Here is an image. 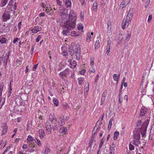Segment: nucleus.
<instances>
[{
	"label": "nucleus",
	"instance_id": "36",
	"mask_svg": "<svg viewBox=\"0 0 154 154\" xmlns=\"http://www.w3.org/2000/svg\"><path fill=\"white\" fill-rule=\"evenodd\" d=\"M119 133L117 131L115 132L114 133V136L113 137L114 140H116L117 138V136L119 135Z\"/></svg>",
	"mask_w": 154,
	"mask_h": 154
},
{
	"label": "nucleus",
	"instance_id": "42",
	"mask_svg": "<svg viewBox=\"0 0 154 154\" xmlns=\"http://www.w3.org/2000/svg\"><path fill=\"white\" fill-rule=\"evenodd\" d=\"M35 141L36 143L37 144L38 146H41L42 143L39 140L36 138L35 139Z\"/></svg>",
	"mask_w": 154,
	"mask_h": 154
},
{
	"label": "nucleus",
	"instance_id": "30",
	"mask_svg": "<svg viewBox=\"0 0 154 154\" xmlns=\"http://www.w3.org/2000/svg\"><path fill=\"white\" fill-rule=\"evenodd\" d=\"M67 29V30H63V33L64 35H67L68 34V33L69 32V31L72 30V29H74V28L71 29H68V28L66 27H65Z\"/></svg>",
	"mask_w": 154,
	"mask_h": 154
},
{
	"label": "nucleus",
	"instance_id": "34",
	"mask_svg": "<svg viewBox=\"0 0 154 154\" xmlns=\"http://www.w3.org/2000/svg\"><path fill=\"white\" fill-rule=\"evenodd\" d=\"M113 119L112 118H111L110 119V120L109 121V125H108V130H109L110 129V128H111V126L112 125V123L113 121Z\"/></svg>",
	"mask_w": 154,
	"mask_h": 154
},
{
	"label": "nucleus",
	"instance_id": "17",
	"mask_svg": "<svg viewBox=\"0 0 154 154\" xmlns=\"http://www.w3.org/2000/svg\"><path fill=\"white\" fill-rule=\"evenodd\" d=\"M65 123V120L64 117H61L59 118V125L60 126H62Z\"/></svg>",
	"mask_w": 154,
	"mask_h": 154
},
{
	"label": "nucleus",
	"instance_id": "44",
	"mask_svg": "<svg viewBox=\"0 0 154 154\" xmlns=\"http://www.w3.org/2000/svg\"><path fill=\"white\" fill-rule=\"evenodd\" d=\"M78 29L79 30H82L83 29V26L82 24H79L78 25Z\"/></svg>",
	"mask_w": 154,
	"mask_h": 154
},
{
	"label": "nucleus",
	"instance_id": "19",
	"mask_svg": "<svg viewBox=\"0 0 154 154\" xmlns=\"http://www.w3.org/2000/svg\"><path fill=\"white\" fill-rule=\"evenodd\" d=\"M67 128L66 127H61L59 130V132L60 133H62L63 134H65L67 131Z\"/></svg>",
	"mask_w": 154,
	"mask_h": 154
},
{
	"label": "nucleus",
	"instance_id": "58",
	"mask_svg": "<svg viewBox=\"0 0 154 154\" xmlns=\"http://www.w3.org/2000/svg\"><path fill=\"white\" fill-rule=\"evenodd\" d=\"M21 25H22V22H20L18 23V26H17L19 30H20V29H21Z\"/></svg>",
	"mask_w": 154,
	"mask_h": 154
},
{
	"label": "nucleus",
	"instance_id": "24",
	"mask_svg": "<svg viewBox=\"0 0 154 154\" xmlns=\"http://www.w3.org/2000/svg\"><path fill=\"white\" fill-rule=\"evenodd\" d=\"M78 83L79 85H82L84 81V78L83 77H80L78 79Z\"/></svg>",
	"mask_w": 154,
	"mask_h": 154
},
{
	"label": "nucleus",
	"instance_id": "57",
	"mask_svg": "<svg viewBox=\"0 0 154 154\" xmlns=\"http://www.w3.org/2000/svg\"><path fill=\"white\" fill-rule=\"evenodd\" d=\"M105 99L101 97L100 102V105L102 106L104 102Z\"/></svg>",
	"mask_w": 154,
	"mask_h": 154
},
{
	"label": "nucleus",
	"instance_id": "54",
	"mask_svg": "<svg viewBox=\"0 0 154 154\" xmlns=\"http://www.w3.org/2000/svg\"><path fill=\"white\" fill-rule=\"evenodd\" d=\"M129 148L130 150L131 151H132L134 149V146L131 143L129 145Z\"/></svg>",
	"mask_w": 154,
	"mask_h": 154
},
{
	"label": "nucleus",
	"instance_id": "11",
	"mask_svg": "<svg viewBox=\"0 0 154 154\" xmlns=\"http://www.w3.org/2000/svg\"><path fill=\"white\" fill-rule=\"evenodd\" d=\"M49 119L52 123L57 122V119L53 113H50L49 115Z\"/></svg>",
	"mask_w": 154,
	"mask_h": 154
},
{
	"label": "nucleus",
	"instance_id": "56",
	"mask_svg": "<svg viewBox=\"0 0 154 154\" xmlns=\"http://www.w3.org/2000/svg\"><path fill=\"white\" fill-rule=\"evenodd\" d=\"M42 38V36L41 35H38V36L37 38L36 39V42H38Z\"/></svg>",
	"mask_w": 154,
	"mask_h": 154
},
{
	"label": "nucleus",
	"instance_id": "48",
	"mask_svg": "<svg viewBox=\"0 0 154 154\" xmlns=\"http://www.w3.org/2000/svg\"><path fill=\"white\" fill-rule=\"evenodd\" d=\"M94 138L93 137H91L90 140L89 142V146L90 147H91L92 146V144L93 143V140Z\"/></svg>",
	"mask_w": 154,
	"mask_h": 154
},
{
	"label": "nucleus",
	"instance_id": "59",
	"mask_svg": "<svg viewBox=\"0 0 154 154\" xmlns=\"http://www.w3.org/2000/svg\"><path fill=\"white\" fill-rule=\"evenodd\" d=\"M13 1L12 0H11L10 2L8 3V5L7 6H9L11 8V9H12V2Z\"/></svg>",
	"mask_w": 154,
	"mask_h": 154
},
{
	"label": "nucleus",
	"instance_id": "10",
	"mask_svg": "<svg viewBox=\"0 0 154 154\" xmlns=\"http://www.w3.org/2000/svg\"><path fill=\"white\" fill-rule=\"evenodd\" d=\"M68 61L69 63L71 69L75 68L77 65V62L75 60H74L72 61L71 59H69Z\"/></svg>",
	"mask_w": 154,
	"mask_h": 154
},
{
	"label": "nucleus",
	"instance_id": "40",
	"mask_svg": "<svg viewBox=\"0 0 154 154\" xmlns=\"http://www.w3.org/2000/svg\"><path fill=\"white\" fill-rule=\"evenodd\" d=\"M53 124V129L54 130H57L58 129V126L56 124V122H55V123H52Z\"/></svg>",
	"mask_w": 154,
	"mask_h": 154
},
{
	"label": "nucleus",
	"instance_id": "4",
	"mask_svg": "<svg viewBox=\"0 0 154 154\" xmlns=\"http://www.w3.org/2000/svg\"><path fill=\"white\" fill-rule=\"evenodd\" d=\"M28 143L29 144V147L30 148H37L38 147L35 144L34 141L35 139H34L33 137L31 135H29L28 136L27 138Z\"/></svg>",
	"mask_w": 154,
	"mask_h": 154
},
{
	"label": "nucleus",
	"instance_id": "29",
	"mask_svg": "<svg viewBox=\"0 0 154 154\" xmlns=\"http://www.w3.org/2000/svg\"><path fill=\"white\" fill-rule=\"evenodd\" d=\"M149 123V120H147L145 121L144 123L143 124V126L142 127V128H143V127H144V128H147V125Z\"/></svg>",
	"mask_w": 154,
	"mask_h": 154
},
{
	"label": "nucleus",
	"instance_id": "35",
	"mask_svg": "<svg viewBox=\"0 0 154 154\" xmlns=\"http://www.w3.org/2000/svg\"><path fill=\"white\" fill-rule=\"evenodd\" d=\"M97 3L96 2L94 3L93 5V9L94 11H96L97 9Z\"/></svg>",
	"mask_w": 154,
	"mask_h": 154
},
{
	"label": "nucleus",
	"instance_id": "9",
	"mask_svg": "<svg viewBox=\"0 0 154 154\" xmlns=\"http://www.w3.org/2000/svg\"><path fill=\"white\" fill-rule=\"evenodd\" d=\"M75 54L76 59L79 60L81 57V52L80 48H77L75 49Z\"/></svg>",
	"mask_w": 154,
	"mask_h": 154
},
{
	"label": "nucleus",
	"instance_id": "14",
	"mask_svg": "<svg viewBox=\"0 0 154 154\" xmlns=\"http://www.w3.org/2000/svg\"><path fill=\"white\" fill-rule=\"evenodd\" d=\"M146 112V109L144 106H143L141 109L140 112V116H144Z\"/></svg>",
	"mask_w": 154,
	"mask_h": 154
},
{
	"label": "nucleus",
	"instance_id": "27",
	"mask_svg": "<svg viewBox=\"0 0 154 154\" xmlns=\"http://www.w3.org/2000/svg\"><path fill=\"white\" fill-rule=\"evenodd\" d=\"M53 102L55 106H58L59 105V103L57 99L56 98H53Z\"/></svg>",
	"mask_w": 154,
	"mask_h": 154
},
{
	"label": "nucleus",
	"instance_id": "6",
	"mask_svg": "<svg viewBox=\"0 0 154 154\" xmlns=\"http://www.w3.org/2000/svg\"><path fill=\"white\" fill-rule=\"evenodd\" d=\"M41 6L43 8H45V12L48 15L52 16L53 14V12H50V5L48 6L45 4L44 3H42L41 4Z\"/></svg>",
	"mask_w": 154,
	"mask_h": 154
},
{
	"label": "nucleus",
	"instance_id": "23",
	"mask_svg": "<svg viewBox=\"0 0 154 154\" xmlns=\"http://www.w3.org/2000/svg\"><path fill=\"white\" fill-rule=\"evenodd\" d=\"M110 43L109 42V41H108L107 45L106 47V53L107 54L110 52Z\"/></svg>",
	"mask_w": 154,
	"mask_h": 154
},
{
	"label": "nucleus",
	"instance_id": "2",
	"mask_svg": "<svg viewBox=\"0 0 154 154\" xmlns=\"http://www.w3.org/2000/svg\"><path fill=\"white\" fill-rule=\"evenodd\" d=\"M15 14V11H13L9 6H7L2 16V20L6 22L10 19L11 15L13 16Z\"/></svg>",
	"mask_w": 154,
	"mask_h": 154
},
{
	"label": "nucleus",
	"instance_id": "64",
	"mask_svg": "<svg viewBox=\"0 0 154 154\" xmlns=\"http://www.w3.org/2000/svg\"><path fill=\"white\" fill-rule=\"evenodd\" d=\"M57 2L58 5L60 6L61 5L62 2L60 0H56Z\"/></svg>",
	"mask_w": 154,
	"mask_h": 154
},
{
	"label": "nucleus",
	"instance_id": "5",
	"mask_svg": "<svg viewBox=\"0 0 154 154\" xmlns=\"http://www.w3.org/2000/svg\"><path fill=\"white\" fill-rule=\"evenodd\" d=\"M70 69L69 68H66L63 71L60 72L59 75L61 79H63L64 78L67 77V75L69 74Z\"/></svg>",
	"mask_w": 154,
	"mask_h": 154
},
{
	"label": "nucleus",
	"instance_id": "49",
	"mask_svg": "<svg viewBox=\"0 0 154 154\" xmlns=\"http://www.w3.org/2000/svg\"><path fill=\"white\" fill-rule=\"evenodd\" d=\"M99 75L97 74L94 78V81L95 83H97L99 80Z\"/></svg>",
	"mask_w": 154,
	"mask_h": 154
},
{
	"label": "nucleus",
	"instance_id": "25",
	"mask_svg": "<svg viewBox=\"0 0 154 154\" xmlns=\"http://www.w3.org/2000/svg\"><path fill=\"white\" fill-rule=\"evenodd\" d=\"M100 46V42L99 40H96L95 43L94 47L95 49H97L99 48Z\"/></svg>",
	"mask_w": 154,
	"mask_h": 154
},
{
	"label": "nucleus",
	"instance_id": "38",
	"mask_svg": "<svg viewBox=\"0 0 154 154\" xmlns=\"http://www.w3.org/2000/svg\"><path fill=\"white\" fill-rule=\"evenodd\" d=\"M146 131V128H144V129L141 132V134L143 137H145V134Z\"/></svg>",
	"mask_w": 154,
	"mask_h": 154
},
{
	"label": "nucleus",
	"instance_id": "39",
	"mask_svg": "<svg viewBox=\"0 0 154 154\" xmlns=\"http://www.w3.org/2000/svg\"><path fill=\"white\" fill-rule=\"evenodd\" d=\"M95 69L92 67L89 68V72L90 74H91V73H94L95 72Z\"/></svg>",
	"mask_w": 154,
	"mask_h": 154
},
{
	"label": "nucleus",
	"instance_id": "3",
	"mask_svg": "<svg viewBox=\"0 0 154 154\" xmlns=\"http://www.w3.org/2000/svg\"><path fill=\"white\" fill-rule=\"evenodd\" d=\"M132 15L131 14H129L127 15L126 20H123L122 24V29H124L126 26H128L132 18Z\"/></svg>",
	"mask_w": 154,
	"mask_h": 154
},
{
	"label": "nucleus",
	"instance_id": "63",
	"mask_svg": "<svg viewBox=\"0 0 154 154\" xmlns=\"http://www.w3.org/2000/svg\"><path fill=\"white\" fill-rule=\"evenodd\" d=\"M35 148V149H30V150H29V152H34L35 151H37L38 150L37 149V148Z\"/></svg>",
	"mask_w": 154,
	"mask_h": 154
},
{
	"label": "nucleus",
	"instance_id": "12",
	"mask_svg": "<svg viewBox=\"0 0 154 154\" xmlns=\"http://www.w3.org/2000/svg\"><path fill=\"white\" fill-rule=\"evenodd\" d=\"M42 29L41 27L39 26H35L32 30V32L33 33H36L38 32L41 31Z\"/></svg>",
	"mask_w": 154,
	"mask_h": 154
},
{
	"label": "nucleus",
	"instance_id": "43",
	"mask_svg": "<svg viewBox=\"0 0 154 154\" xmlns=\"http://www.w3.org/2000/svg\"><path fill=\"white\" fill-rule=\"evenodd\" d=\"M107 91L106 90H104L102 94L101 97L105 99V97L107 95Z\"/></svg>",
	"mask_w": 154,
	"mask_h": 154
},
{
	"label": "nucleus",
	"instance_id": "7",
	"mask_svg": "<svg viewBox=\"0 0 154 154\" xmlns=\"http://www.w3.org/2000/svg\"><path fill=\"white\" fill-rule=\"evenodd\" d=\"M45 127L48 134H50L51 133V127L50 123L48 122H47L45 123Z\"/></svg>",
	"mask_w": 154,
	"mask_h": 154
},
{
	"label": "nucleus",
	"instance_id": "31",
	"mask_svg": "<svg viewBox=\"0 0 154 154\" xmlns=\"http://www.w3.org/2000/svg\"><path fill=\"white\" fill-rule=\"evenodd\" d=\"M117 75L116 74H114L113 75V80L114 81H116L117 83H118L119 79V78L117 77Z\"/></svg>",
	"mask_w": 154,
	"mask_h": 154
},
{
	"label": "nucleus",
	"instance_id": "41",
	"mask_svg": "<svg viewBox=\"0 0 154 154\" xmlns=\"http://www.w3.org/2000/svg\"><path fill=\"white\" fill-rule=\"evenodd\" d=\"M7 40L5 37L2 38L0 40V42L2 44H5Z\"/></svg>",
	"mask_w": 154,
	"mask_h": 154
},
{
	"label": "nucleus",
	"instance_id": "45",
	"mask_svg": "<svg viewBox=\"0 0 154 154\" xmlns=\"http://www.w3.org/2000/svg\"><path fill=\"white\" fill-rule=\"evenodd\" d=\"M94 57H93L91 59H90V66L92 67L94 65Z\"/></svg>",
	"mask_w": 154,
	"mask_h": 154
},
{
	"label": "nucleus",
	"instance_id": "15",
	"mask_svg": "<svg viewBox=\"0 0 154 154\" xmlns=\"http://www.w3.org/2000/svg\"><path fill=\"white\" fill-rule=\"evenodd\" d=\"M2 133H1V135H3L5 134L7 132L8 129V127L6 125L2 126Z\"/></svg>",
	"mask_w": 154,
	"mask_h": 154
},
{
	"label": "nucleus",
	"instance_id": "26",
	"mask_svg": "<svg viewBox=\"0 0 154 154\" xmlns=\"http://www.w3.org/2000/svg\"><path fill=\"white\" fill-rule=\"evenodd\" d=\"M140 142V140H133V144L135 145L136 146H138Z\"/></svg>",
	"mask_w": 154,
	"mask_h": 154
},
{
	"label": "nucleus",
	"instance_id": "32",
	"mask_svg": "<svg viewBox=\"0 0 154 154\" xmlns=\"http://www.w3.org/2000/svg\"><path fill=\"white\" fill-rule=\"evenodd\" d=\"M69 10L66 8H64L63 10V12L61 15H64L66 16V15H68Z\"/></svg>",
	"mask_w": 154,
	"mask_h": 154
},
{
	"label": "nucleus",
	"instance_id": "52",
	"mask_svg": "<svg viewBox=\"0 0 154 154\" xmlns=\"http://www.w3.org/2000/svg\"><path fill=\"white\" fill-rule=\"evenodd\" d=\"M5 101V99L4 98H1L0 100V104L2 106H3L4 104Z\"/></svg>",
	"mask_w": 154,
	"mask_h": 154
},
{
	"label": "nucleus",
	"instance_id": "62",
	"mask_svg": "<svg viewBox=\"0 0 154 154\" xmlns=\"http://www.w3.org/2000/svg\"><path fill=\"white\" fill-rule=\"evenodd\" d=\"M76 32L75 31H73L71 32V35L72 36H75L76 35Z\"/></svg>",
	"mask_w": 154,
	"mask_h": 154
},
{
	"label": "nucleus",
	"instance_id": "33",
	"mask_svg": "<svg viewBox=\"0 0 154 154\" xmlns=\"http://www.w3.org/2000/svg\"><path fill=\"white\" fill-rule=\"evenodd\" d=\"M8 1V0H2L1 4V6L3 7L5 5L7 4Z\"/></svg>",
	"mask_w": 154,
	"mask_h": 154
},
{
	"label": "nucleus",
	"instance_id": "51",
	"mask_svg": "<svg viewBox=\"0 0 154 154\" xmlns=\"http://www.w3.org/2000/svg\"><path fill=\"white\" fill-rule=\"evenodd\" d=\"M12 90L11 86H9L8 92V96L9 97L11 93V91Z\"/></svg>",
	"mask_w": 154,
	"mask_h": 154
},
{
	"label": "nucleus",
	"instance_id": "20",
	"mask_svg": "<svg viewBox=\"0 0 154 154\" xmlns=\"http://www.w3.org/2000/svg\"><path fill=\"white\" fill-rule=\"evenodd\" d=\"M38 133L40 138L41 139H42L45 136V132L44 130L42 129H39L38 131Z\"/></svg>",
	"mask_w": 154,
	"mask_h": 154
},
{
	"label": "nucleus",
	"instance_id": "61",
	"mask_svg": "<svg viewBox=\"0 0 154 154\" xmlns=\"http://www.w3.org/2000/svg\"><path fill=\"white\" fill-rule=\"evenodd\" d=\"M38 65V64L37 63L32 68V70L33 71H35V70L37 68Z\"/></svg>",
	"mask_w": 154,
	"mask_h": 154
},
{
	"label": "nucleus",
	"instance_id": "16",
	"mask_svg": "<svg viewBox=\"0 0 154 154\" xmlns=\"http://www.w3.org/2000/svg\"><path fill=\"white\" fill-rule=\"evenodd\" d=\"M134 138L135 140H140V134L139 132L136 131L134 132Z\"/></svg>",
	"mask_w": 154,
	"mask_h": 154
},
{
	"label": "nucleus",
	"instance_id": "47",
	"mask_svg": "<svg viewBox=\"0 0 154 154\" xmlns=\"http://www.w3.org/2000/svg\"><path fill=\"white\" fill-rule=\"evenodd\" d=\"M97 129L96 130H95V128H94L93 131H92V137H93V138H94V135H95V134L97 132Z\"/></svg>",
	"mask_w": 154,
	"mask_h": 154
},
{
	"label": "nucleus",
	"instance_id": "8",
	"mask_svg": "<svg viewBox=\"0 0 154 154\" xmlns=\"http://www.w3.org/2000/svg\"><path fill=\"white\" fill-rule=\"evenodd\" d=\"M115 145L114 143H112L110 145L109 154H115Z\"/></svg>",
	"mask_w": 154,
	"mask_h": 154
},
{
	"label": "nucleus",
	"instance_id": "53",
	"mask_svg": "<svg viewBox=\"0 0 154 154\" xmlns=\"http://www.w3.org/2000/svg\"><path fill=\"white\" fill-rule=\"evenodd\" d=\"M152 14H149L148 16V19L147 20V22L148 23H149L151 20L152 19Z\"/></svg>",
	"mask_w": 154,
	"mask_h": 154
},
{
	"label": "nucleus",
	"instance_id": "37",
	"mask_svg": "<svg viewBox=\"0 0 154 154\" xmlns=\"http://www.w3.org/2000/svg\"><path fill=\"white\" fill-rule=\"evenodd\" d=\"M91 36L90 33H87V37L86 38V41L88 42H89L91 41Z\"/></svg>",
	"mask_w": 154,
	"mask_h": 154
},
{
	"label": "nucleus",
	"instance_id": "21",
	"mask_svg": "<svg viewBox=\"0 0 154 154\" xmlns=\"http://www.w3.org/2000/svg\"><path fill=\"white\" fill-rule=\"evenodd\" d=\"M125 35V40L127 41H129L131 38V33L128 32H127V33H126Z\"/></svg>",
	"mask_w": 154,
	"mask_h": 154
},
{
	"label": "nucleus",
	"instance_id": "22",
	"mask_svg": "<svg viewBox=\"0 0 154 154\" xmlns=\"http://www.w3.org/2000/svg\"><path fill=\"white\" fill-rule=\"evenodd\" d=\"M51 149L49 147H46L45 149L44 153V154H49L51 153Z\"/></svg>",
	"mask_w": 154,
	"mask_h": 154
},
{
	"label": "nucleus",
	"instance_id": "50",
	"mask_svg": "<svg viewBox=\"0 0 154 154\" xmlns=\"http://www.w3.org/2000/svg\"><path fill=\"white\" fill-rule=\"evenodd\" d=\"M122 97V94H119V102L120 103H121L122 102L123 99Z\"/></svg>",
	"mask_w": 154,
	"mask_h": 154
},
{
	"label": "nucleus",
	"instance_id": "18",
	"mask_svg": "<svg viewBox=\"0 0 154 154\" xmlns=\"http://www.w3.org/2000/svg\"><path fill=\"white\" fill-rule=\"evenodd\" d=\"M65 2V5L67 8H71L72 2L70 0H63Z\"/></svg>",
	"mask_w": 154,
	"mask_h": 154
},
{
	"label": "nucleus",
	"instance_id": "1",
	"mask_svg": "<svg viewBox=\"0 0 154 154\" xmlns=\"http://www.w3.org/2000/svg\"><path fill=\"white\" fill-rule=\"evenodd\" d=\"M76 20V14L73 10H71L69 12L68 20L64 23V26L69 29L75 28V21Z\"/></svg>",
	"mask_w": 154,
	"mask_h": 154
},
{
	"label": "nucleus",
	"instance_id": "55",
	"mask_svg": "<svg viewBox=\"0 0 154 154\" xmlns=\"http://www.w3.org/2000/svg\"><path fill=\"white\" fill-rule=\"evenodd\" d=\"M86 70L85 69H81L79 71V73L81 75H84L86 72Z\"/></svg>",
	"mask_w": 154,
	"mask_h": 154
},
{
	"label": "nucleus",
	"instance_id": "13",
	"mask_svg": "<svg viewBox=\"0 0 154 154\" xmlns=\"http://www.w3.org/2000/svg\"><path fill=\"white\" fill-rule=\"evenodd\" d=\"M130 1V0H124L123 1L120 5V8H122V9L125 6L128 4Z\"/></svg>",
	"mask_w": 154,
	"mask_h": 154
},
{
	"label": "nucleus",
	"instance_id": "28",
	"mask_svg": "<svg viewBox=\"0 0 154 154\" xmlns=\"http://www.w3.org/2000/svg\"><path fill=\"white\" fill-rule=\"evenodd\" d=\"M104 142V140L103 138H102L100 140V143L99 144L98 149H101V148L102 147V146Z\"/></svg>",
	"mask_w": 154,
	"mask_h": 154
},
{
	"label": "nucleus",
	"instance_id": "46",
	"mask_svg": "<svg viewBox=\"0 0 154 154\" xmlns=\"http://www.w3.org/2000/svg\"><path fill=\"white\" fill-rule=\"evenodd\" d=\"M69 52L70 55L73 57V55H74V50L69 49Z\"/></svg>",
	"mask_w": 154,
	"mask_h": 154
},
{
	"label": "nucleus",
	"instance_id": "60",
	"mask_svg": "<svg viewBox=\"0 0 154 154\" xmlns=\"http://www.w3.org/2000/svg\"><path fill=\"white\" fill-rule=\"evenodd\" d=\"M123 87V84H122L121 86V87L120 88L119 91V94H122V89Z\"/></svg>",
	"mask_w": 154,
	"mask_h": 154
}]
</instances>
